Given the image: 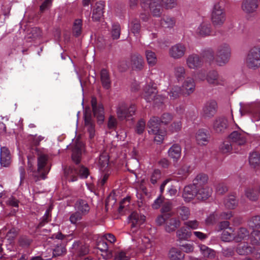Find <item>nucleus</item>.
Here are the masks:
<instances>
[{
	"mask_svg": "<svg viewBox=\"0 0 260 260\" xmlns=\"http://www.w3.org/2000/svg\"><path fill=\"white\" fill-rule=\"evenodd\" d=\"M203 63L202 57L196 54L188 55L186 59V65L190 69H198L202 67Z\"/></svg>",
	"mask_w": 260,
	"mask_h": 260,
	"instance_id": "nucleus-17",
	"label": "nucleus"
},
{
	"mask_svg": "<svg viewBox=\"0 0 260 260\" xmlns=\"http://www.w3.org/2000/svg\"><path fill=\"white\" fill-rule=\"evenodd\" d=\"M160 118L156 116L151 117L148 122V133L150 135L154 136V140L158 143H161L166 134V132L159 127Z\"/></svg>",
	"mask_w": 260,
	"mask_h": 260,
	"instance_id": "nucleus-2",
	"label": "nucleus"
},
{
	"mask_svg": "<svg viewBox=\"0 0 260 260\" xmlns=\"http://www.w3.org/2000/svg\"><path fill=\"white\" fill-rule=\"evenodd\" d=\"M173 213L164 214L159 215L155 219L158 226L164 225L166 232L170 233L175 232L181 225L180 219L173 217Z\"/></svg>",
	"mask_w": 260,
	"mask_h": 260,
	"instance_id": "nucleus-1",
	"label": "nucleus"
},
{
	"mask_svg": "<svg viewBox=\"0 0 260 260\" xmlns=\"http://www.w3.org/2000/svg\"><path fill=\"white\" fill-rule=\"evenodd\" d=\"M168 156L173 159V161L177 162L181 155V147L178 144H173L168 151Z\"/></svg>",
	"mask_w": 260,
	"mask_h": 260,
	"instance_id": "nucleus-23",
	"label": "nucleus"
},
{
	"mask_svg": "<svg viewBox=\"0 0 260 260\" xmlns=\"http://www.w3.org/2000/svg\"><path fill=\"white\" fill-rule=\"evenodd\" d=\"M225 13L222 4L216 3L212 9L211 19L214 26L219 27L222 25L225 21Z\"/></svg>",
	"mask_w": 260,
	"mask_h": 260,
	"instance_id": "nucleus-3",
	"label": "nucleus"
},
{
	"mask_svg": "<svg viewBox=\"0 0 260 260\" xmlns=\"http://www.w3.org/2000/svg\"><path fill=\"white\" fill-rule=\"evenodd\" d=\"M248 224L252 229H260V215L252 217L249 220Z\"/></svg>",
	"mask_w": 260,
	"mask_h": 260,
	"instance_id": "nucleus-52",
	"label": "nucleus"
},
{
	"mask_svg": "<svg viewBox=\"0 0 260 260\" xmlns=\"http://www.w3.org/2000/svg\"><path fill=\"white\" fill-rule=\"evenodd\" d=\"M257 7V0H243L241 8L247 14L253 13Z\"/></svg>",
	"mask_w": 260,
	"mask_h": 260,
	"instance_id": "nucleus-19",
	"label": "nucleus"
},
{
	"mask_svg": "<svg viewBox=\"0 0 260 260\" xmlns=\"http://www.w3.org/2000/svg\"><path fill=\"white\" fill-rule=\"evenodd\" d=\"M208 177L205 174H200L198 175L193 181V184L196 186H200L201 185L206 183L208 181Z\"/></svg>",
	"mask_w": 260,
	"mask_h": 260,
	"instance_id": "nucleus-48",
	"label": "nucleus"
},
{
	"mask_svg": "<svg viewBox=\"0 0 260 260\" xmlns=\"http://www.w3.org/2000/svg\"><path fill=\"white\" fill-rule=\"evenodd\" d=\"M145 99L147 102L153 101L155 104L162 103L165 97L161 95H157L156 89L149 86L146 87L144 94Z\"/></svg>",
	"mask_w": 260,
	"mask_h": 260,
	"instance_id": "nucleus-11",
	"label": "nucleus"
},
{
	"mask_svg": "<svg viewBox=\"0 0 260 260\" xmlns=\"http://www.w3.org/2000/svg\"><path fill=\"white\" fill-rule=\"evenodd\" d=\"M249 135L242 131H235L229 136L231 141L238 146H245L248 141Z\"/></svg>",
	"mask_w": 260,
	"mask_h": 260,
	"instance_id": "nucleus-8",
	"label": "nucleus"
},
{
	"mask_svg": "<svg viewBox=\"0 0 260 260\" xmlns=\"http://www.w3.org/2000/svg\"><path fill=\"white\" fill-rule=\"evenodd\" d=\"M197 186L193 184L186 186L184 188L182 197L185 202H190L196 197Z\"/></svg>",
	"mask_w": 260,
	"mask_h": 260,
	"instance_id": "nucleus-20",
	"label": "nucleus"
},
{
	"mask_svg": "<svg viewBox=\"0 0 260 260\" xmlns=\"http://www.w3.org/2000/svg\"><path fill=\"white\" fill-rule=\"evenodd\" d=\"M131 63L133 68L140 70L143 67L144 60L140 54H135L131 57Z\"/></svg>",
	"mask_w": 260,
	"mask_h": 260,
	"instance_id": "nucleus-33",
	"label": "nucleus"
},
{
	"mask_svg": "<svg viewBox=\"0 0 260 260\" xmlns=\"http://www.w3.org/2000/svg\"><path fill=\"white\" fill-rule=\"evenodd\" d=\"M196 32L197 35L202 37L210 36L211 33L210 24L208 23L202 22L197 28Z\"/></svg>",
	"mask_w": 260,
	"mask_h": 260,
	"instance_id": "nucleus-26",
	"label": "nucleus"
},
{
	"mask_svg": "<svg viewBox=\"0 0 260 260\" xmlns=\"http://www.w3.org/2000/svg\"><path fill=\"white\" fill-rule=\"evenodd\" d=\"M10 154L9 149L6 147L1 148L0 162L4 167H7L10 164Z\"/></svg>",
	"mask_w": 260,
	"mask_h": 260,
	"instance_id": "nucleus-30",
	"label": "nucleus"
},
{
	"mask_svg": "<svg viewBox=\"0 0 260 260\" xmlns=\"http://www.w3.org/2000/svg\"><path fill=\"white\" fill-rule=\"evenodd\" d=\"M136 108L133 104H127L125 102L120 103L117 107V115L120 120H124L132 116L135 113Z\"/></svg>",
	"mask_w": 260,
	"mask_h": 260,
	"instance_id": "nucleus-7",
	"label": "nucleus"
},
{
	"mask_svg": "<svg viewBox=\"0 0 260 260\" xmlns=\"http://www.w3.org/2000/svg\"><path fill=\"white\" fill-rule=\"evenodd\" d=\"M82 21L80 19H76L73 26V33L76 37L79 36L82 33Z\"/></svg>",
	"mask_w": 260,
	"mask_h": 260,
	"instance_id": "nucleus-49",
	"label": "nucleus"
},
{
	"mask_svg": "<svg viewBox=\"0 0 260 260\" xmlns=\"http://www.w3.org/2000/svg\"><path fill=\"white\" fill-rule=\"evenodd\" d=\"M224 204L228 209H234L238 205V201L234 195H230L224 199Z\"/></svg>",
	"mask_w": 260,
	"mask_h": 260,
	"instance_id": "nucleus-39",
	"label": "nucleus"
},
{
	"mask_svg": "<svg viewBox=\"0 0 260 260\" xmlns=\"http://www.w3.org/2000/svg\"><path fill=\"white\" fill-rule=\"evenodd\" d=\"M220 151L223 154H229L232 152L233 147L229 142H224L219 146Z\"/></svg>",
	"mask_w": 260,
	"mask_h": 260,
	"instance_id": "nucleus-53",
	"label": "nucleus"
},
{
	"mask_svg": "<svg viewBox=\"0 0 260 260\" xmlns=\"http://www.w3.org/2000/svg\"><path fill=\"white\" fill-rule=\"evenodd\" d=\"M52 210V207H50L45 212V214L41 219V221L39 223L40 226H43L46 223H47L50 218V212Z\"/></svg>",
	"mask_w": 260,
	"mask_h": 260,
	"instance_id": "nucleus-57",
	"label": "nucleus"
},
{
	"mask_svg": "<svg viewBox=\"0 0 260 260\" xmlns=\"http://www.w3.org/2000/svg\"><path fill=\"white\" fill-rule=\"evenodd\" d=\"M120 26L118 23L113 24L112 27L111 35L113 39H118L120 35Z\"/></svg>",
	"mask_w": 260,
	"mask_h": 260,
	"instance_id": "nucleus-55",
	"label": "nucleus"
},
{
	"mask_svg": "<svg viewBox=\"0 0 260 260\" xmlns=\"http://www.w3.org/2000/svg\"><path fill=\"white\" fill-rule=\"evenodd\" d=\"M91 104L94 116L96 117L98 121L102 122L104 120V110L103 105L98 103L96 99L94 97L92 98Z\"/></svg>",
	"mask_w": 260,
	"mask_h": 260,
	"instance_id": "nucleus-13",
	"label": "nucleus"
},
{
	"mask_svg": "<svg viewBox=\"0 0 260 260\" xmlns=\"http://www.w3.org/2000/svg\"><path fill=\"white\" fill-rule=\"evenodd\" d=\"M196 138L199 145H205L209 142V135L207 131L204 129H200L197 133Z\"/></svg>",
	"mask_w": 260,
	"mask_h": 260,
	"instance_id": "nucleus-29",
	"label": "nucleus"
},
{
	"mask_svg": "<svg viewBox=\"0 0 260 260\" xmlns=\"http://www.w3.org/2000/svg\"><path fill=\"white\" fill-rule=\"evenodd\" d=\"M236 251L240 255H247L252 252V247L247 243H241L238 245Z\"/></svg>",
	"mask_w": 260,
	"mask_h": 260,
	"instance_id": "nucleus-37",
	"label": "nucleus"
},
{
	"mask_svg": "<svg viewBox=\"0 0 260 260\" xmlns=\"http://www.w3.org/2000/svg\"><path fill=\"white\" fill-rule=\"evenodd\" d=\"M129 222L131 223L132 231L134 232L135 230L133 229L137 228L144 223L145 217L144 215H139L136 212H133L128 217Z\"/></svg>",
	"mask_w": 260,
	"mask_h": 260,
	"instance_id": "nucleus-18",
	"label": "nucleus"
},
{
	"mask_svg": "<svg viewBox=\"0 0 260 260\" xmlns=\"http://www.w3.org/2000/svg\"><path fill=\"white\" fill-rule=\"evenodd\" d=\"M149 8L152 15L155 17H159L161 14V7L158 1L153 0L149 3Z\"/></svg>",
	"mask_w": 260,
	"mask_h": 260,
	"instance_id": "nucleus-35",
	"label": "nucleus"
},
{
	"mask_svg": "<svg viewBox=\"0 0 260 260\" xmlns=\"http://www.w3.org/2000/svg\"><path fill=\"white\" fill-rule=\"evenodd\" d=\"M83 150V144L81 142H77L73 150L72 153V159L76 164H78L80 161L81 156Z\"/></svg>",
	"mask_w": 260,
	"mask_h": 260,
	"instance_id": "nucleus-28",
	"label": "nucleus"
},
{
	"mask_svg": "<svg viewBox=\"0 0 260 260\" xmlns=\"http://www.w3.org/2000/svg\"><path fill=\"white\" fill-rule=\"evenodd\" d=\"M85 125L89 134V137L92 138L94 136V124L90 117H85Z\"/></svg>",
	"mask_w": 260,
	"mask_h": 260,
	"instance_id": "nucleus-50",
	"label": "nucleus"
},
{
	"mask_svg": "<svg viewBox=\"0 0 260 260\" xmlns=\"http://www.w3.org/2000/svg\"><path fill=\"white\" fill-rule=\"evenodd\" d=\"M109 159L106 153H104L100 156L99 164L101 167L104 168L108 165Z\"/></svg>",
	"mask_w": 260,
	"mask_h": 260,
	"instance_id": "nucleus-63",
	"label": "nucleus"
},
{
	"mask_svg": "<svg viewBox=\"0 0 260 260\" xmlns=\"http://www.w3.org/2000/svg\"><path fill=\"white\" fill-rule=\"evenodd\" d=\"M217 108L216 101L214 100H210L204 104L202 114L205 118H211L216 114Z\"/></svg>",
	"mask_w": 260,
	"mask_h": 260,
	"instance_id": "nucleus-10",
	"label": "nucleus"
},
{
	"mask_svg": "<svg viewBox=\"0 0 260 260\" xmlns=\"http://www.w3.org/2000/svg\"><path fill=\"white\" fill-rule=\"evenodd\" d=\"M206 79L209 84L215 85H222L224 83L223 79L219 76L216 71H210L207 74Z\"/></svg>",
	"mask_w": 260,
	"mask_h": 260,
	"instance_id": "nucleus-25",
	"label": "nucleus"
},
{
	"mask_svg": "<svg viewBox=\"0 0 260 260\" xmlns=\"http://www.w3.org/2000/svg\"><path fill=\"white\" fill-rule=\"evenodd\" d=\"M75 208L77 212L81 213L82 214L85 215L89 211V207L87 202L83 200H78L75 205Z\"/></svg>",
	"mask_w": 260,
	"mask_h": 260,
	"instance_id": "nucleus-31",
	"label": "nucleus"
},
{
	"mask_svg": "<svg viewBox=\"0 0 260 260\" xmlns=\"http://www.w3.org/2000/svg\"><path fill=\"white\" fill-rule=\"evenodd\" d=\"M140 28V24L137 20L132 21L129 24V29L135 35L139 33Z\"/></svg>",
	"mask_w": 260,
	"mask_h": 260,
	"instance_id": "nucleus-54",
	"label": "nucleus"
},
{
	"mask_svg": "<svg viewBox=\"0 0 260 260\" xmlns=\"http://www.w3.org/2000/svg\"><path fill=\"white\" fill-rule=\"evenodd\" d=\"M146 57L149 66L153 67L157 62V58L155 53L149 50L145 51Z\"/></svg>",
	"mask_w": 260,
	"mask_h": 260,
	"instance_id": "nucleus-45",
	"label": "nucleus"
},
{
	"mask_svg": "<svg viewBox=\"0 0 260 260\" xmlns=\"http://www.w3.org/2000/svg\"><path fill=\"white\" fill-rule=\"evenodd\" d=\"M245 197L251 201H256L258 200V193L257 188L254 186H249L244 190Z\"/></svg>",
	"mask_w": 260,
	"mask_h": 260,
	"instance_id": "nucleus-32",
	"label": "nucleus"
},
{
	"mask_svg": "<svg viewBox=\"0 0 260 260\" xmlns=\"http://www.w3.org/2000/svg\"><path fill=\"white\" fill-rule=\"evenodd\" d=\"M194 89L195 83L194 80L191 78H187L182 85V93L188 95L194 91Z\"/></svg>",
	"mask_w": 260,
	"mask_h": 260,
	"instance_id": "nucleus-22",
	"label": "nucleus"
},
{
	"mask_svg": "<svg viewBox=\"0 0 260 260\" xmlns=\"http://www.w3.org/2000/svg\"><path fill=\"white\" fill-rule=\"evenodd\" d=\"M255 106L254 105H252V104H248L247 105H245L242 108V109L240 110V112L241 116L245 115L246 114H251L253 111V108Z\"/></svg>",
	"mask_w": 260,
	"mask_h": 260,
	"instance_id": "nucleus-56",
	"label": "nucleus"
},
{
	"mask_svg": "<svg viewBox=\"0 0 260 260\" xmlns=\"http://www.w3.org/2000/svg\"><path fill=\"white\" fill-rule=\"evenodd\" d=\"M246 66L251 69H256L260 67V47H254L248 53L245 59Z\"/></svg>",
	"mask_w": 260,
	"mask_h": 260,
	"instance_id": "nucleus-5",
	"label": "nucleus"
},
{
	"mask_svg": "<svg viewBox=\"0 0 260 260\" xmlns=\"http://www.w3.org/2000/svg\"><path fill=\"white\" fill-rule=\"evenodd\" d=\"M199 247L201 252L204 257L209 258H213L215 257V252L213 249L205 245H201Z\"/></svg>",
	"mask_w": 260,
	"mask_h": 260,
	"instance_id": "nucleus-40",
	"label": "nucleus"
},
{
	"mask_svg": "<svg viewBox=\"0 0 260 260\" xmlns=\"http://www.w3.org/2000/svg\"><path fill=\"white\" fill-rule=\"evenodd\" d=\"M161 177V172L158 169L154 170L151 174L150 177L151 182L154 184H155L157 180L160 178Z\"/></svg>",
	"mask_w": 260,
	"mask_h": 260,
	"instance_id": "nucleus-62",
	"label": "nucleus"
},
{
	"mask_svg": "<svg viewBox=\"0 0 260 260\" xmlns=\"http://www.w3.org/2000/svg\"><path fill=\"white\" fill-rule=\"evenodd\" d=\"M212 193V189L207 186H197L196 198L200 200L208 199Z\"/></svg>",
	"mask_w": 260,
	"mask_h": 260,
	"instance_id": "nucleus-27",
	"label": "nucleus"
},
{
	"mask_svg": "<svg viewBox=\"0 0 260 260\" xmlns=\"http://www.w3.org/2000/svg\"><path fill=\"white\" fill-rule=\"evenodd\" d=\"M41 36V31L39 28L31 27L28 28L26 31V36L28 38L38 39Z\"/></svg>",
	"mask_w": 260,
	"mask_h": 260,
	"instance_id": "nucleus-44",
	"label": "nucleus"
},
{
	"mask_svg": "<svg viewBox=\"0 0 260 260\" xmlns=\"http://www.w3.org/2000/svg\"><path fill=\"white\" fill-rule=\"evenodd\" d=\"M186 51L185 45L177 43L172 46L169 49V56L174 59H179L184 56Z\"/></svg>",
	"mask_w": 260,
	"mask_h": 260,
	"instance_id": "nucleus-12",
	"label": "nucleus"
},
{
	"mask_svg": "<svg viewBox=\"0 0 260 260\" xmlns=\"http://www.w3.org/2000/svg\"><path fill=\"white\" fill-rule=\"evenodd\" d=\"M71 251L74 255L81 256L87 254L89 252V249L84 242L77 241L73 243Z\"/></svg>",
	"mask_w": 260,
	"mask_h": 260,
	"instance_id": "nucleus-14",
	"label": "nucleus"
},
{
	"mask_svg": "<svg viewBox=\"0 0 260 260\" xmlns=\"http://www.w3.org/2000/svg\"><path fill=\"white\" fill-rule=\"evenodd\" d=\"M65 174L70 177V181L72 182L77 180V177L75 174H77L81 178H86L89 175L88 169L83 166H80L76 168L73 169L69 167L65 170Z\"/></svg>",
	"mask_w": 260,
	"mask_h": 260,
	"instance_id": "nucleus-9",
	"label": "nucleus"
},
{
	"mask_svg": "<svg viewBox=\"0 0 260 260\" xmlns=\"http://www.w3.org/2000/svg\"><path fill=\"white\" fill-rule=\"evenodd\" d=\"M114 260H130L129 254L123 251L118 252L115 256Z\"/></svg>",
	"mask_w": 260,
	"mask_h": 260,
	"instance_id": "nucleus-64",
	"label": "nucleus"
},
{
	"mask_svg": "<svg viewBox=\"0 0 260 260\" xmlns=\"http://www.w3.org/2000/svg\"><path fill=\"white\" fill-rule=\"evenodd\" d=\"M66 253V249L64 245H57L53 251V255L55 256H60Z\"/></svg>",
	"mask_w": 260,
	"mask_h": 260,
	"instance_id": "nucleus-59",
	"label": "nucleus"
},
{
	"mask_svg": "<svg viewBox=\"0 0 260 260\" xmlns=\"http://www.w3.org/2000/svg\"><path fill=\"white\" fill-rule=\"evenodd\" d=\"M133 240L136 242V246L138 250L141 252H145L147 249L151 247L152 244L149 238L145 236L133 238Z\"/></svg>",
	"mask_w": 260,
	"mask_h": 260,
	"instance_id": "nucleus-15",
	"label": "nucleus"
},
{
	"mask_svg": "<svg viewBox=\"0 0 260 260\" xmlns=\"http://www.w3.org/2000/svg\"><path fill=\"white\" fill-rule=\"evenodd\" d=\"M104 6V2L100 1L93 6L92 18L93 20L99 21L103 17Z\"/></svg>",
	"mask_w": 260,
	"mask_h": 260,
	"instance_id": "nucleus-21",
	"label": "nucleus"
},
{
	"mask_svg": "<svg viewBox=\"0 0 260 260\" xmlns=\"http://www.w3.org/2000/svg\"><path fill=\"white\" fill-rule=\"evenodd\" d=\"M186 69L182 65H176L174 68V75L176 79L179 81L185 78Z\"/></svg>",
	"mask_w": 260,
	"mask_h": 260,
	"instance_id": "nucleus-38",
	"label": "nucleus"
},
{
	"mask_svg": "<svg viewBox=\"0 0 260 260\" xmlns=\"http://www.w3.org/2000/svg\"><path fill=\"white\" fill-rule=\"evenodd\" d=\"M234 241L239 242L248 236L249 232L246 229L241 228H240L236 233H234Z\"/></svg>",
	"mask_w": 260,
	"mask_h": 260,
	"instance_id": "nucleus-43",
	"label": "nucleus"
},
{
	"mask_svg": "<svg viewBox=\"0 0 260 260\" xmlns=\"http://www.w3.org/2000/svg\"><path fill=\"white\" fill-rule=\"evenodd\" d=\"M83 215L81 213L76 211L72 214L70 217V221L72 224H76L81 220Z\"/></svg>",
	"mask_w": 260,
	"mask_h": 260,
	"instance_id": "nucleus-61",
	"label": "nucleus"
},
{
	"mask_svg": "<svg viewBox=\"0 0 260 260\" xmlns=\"http://www.w3.org/2000/svg\"><path fill=\"white\" fill-rule=\"evenodd\" d=\"M249 163L253 168H256L260 165V154L255 151L250 153Z\"/></svg>",
	"mask_w": 260,
	"mask_h": 260,
	"instance_id": "nucleus-36",
	"label": "nucleus"
},
{
	"mask_svg": "<svg viewBox=\"0 0 260 260\" xmlns=\"http://www.w3.org/2000/svg\"><path fill=\"white\" fill-rule=\"evenodd\" d=\"M234 230L232 228L223 230L221 235V239L225 242H230L234 240L235 234L233 233Z\"/></svg>",
	"mask_w": 260,
	"mask_h": 260,
	"instance_id": "nucleus-41",
	"label": "nucleus"
},
{
	"mask_svg": "<svg viewBox=\"0 0 260 260\" xmlns=\"http://www.w3.org/2000/svg\"><path fill=\"white\" fill-rule=\"evenodd\" d=\"M172 208V203L169 201H164L161 209L162 214L170 213V212H169L171 211Z\"/></svg>",
	"mask_w": 260,
	"mask_h": 260,
	"instance_id": "nucleus-58",
	"label": "nucleus"
},
{
	"mask_svg": "<svg viewBox=\"0 0 260 260\" xmlns=\"http://www.w3.org/2000/svg\"><path fill=\"white\" fill-rule=\"evenodd\" d=\"M177 213L182 220H187L190 215V211L188 207L181 206L177 208Z\"/></svg>",
	"mask_w": 260,
	"mask_h": 260,
	"instance_id": "nucleus-46",
	"label": "nucleus"
},
{
	"mask_svg": "<svg viewBox=\"0 0 260 260\" xmlns=\"http://www.w3.org/2000/svg\"><path fill=\"white\" fill-rule=\"evenodd\" d=\"M47 157L45 155H41L38 158V169L32 171V176L36 181L45 179L49 170L46 167Z\"/></svg>",
	"mask_w": 260,
	"mask_h": 260,
	"instance_id": "nucleus-6",
	"label": "nucleus"
},
{
	"mask_svg": "<svg viewBox=\"0 0 260 260\" xmlns=\"http://www.w3.org/2000/svg\"><path fill=\"white\" fill-rule=\"evenodd\" d=\"M184 224L188 229L197 230L199 227L200 223L197 220H192L185 222Z\"/></svg>",
	"mask_w": 260,
	"mask_h": 260,
	"instance_id": "nucleus-60",
	"label": "nucleus"
},
{
	"mask_svg": "<svg viewBox=\"0 0 260 260\" xmlns=\"http://www.w3.org/2000/svg\"><path fill=\"white\" fill-rule=\"evenodd\" d=\"M100 80L104 88L109 89L111 88L112 81L110 73L108 70L103 69L101 71Z\"/></svg>",
	"mask_w": 260,
	"mask_h": 260,
	"instance_id": "nucleus-24",
	"label": "nucleus"
},
{
	"mask_svg": "<svg viewBox=\"0 0 260 260\" xmlns=\"http://www.w3.org/2000/svg\"><path fill=\"white\" fill-rule=\"evenodd\" d=\"M228 119L223 117H217L214 121L213 128L215 133L218 134L223 133L228 127Z\"/></svg>",
	"mask_w": 260,
	"mask_h": 260,
	"instance_id": "nucleus-16",
	"label": "nucleus"
},
{
	"mask_svg": "<svg viewBox=\"0 0 260 260\" xmlns=\"http://www.w3.org/2000/svg\"><path fill=\"white\" fill-rule=\"evenodd\" d=\"M231 48L227 44L218 46L216 52L215 62L219 66H223L229 61L231 57Z\"/></svg>",
	"mask_w": 260,
	"mask_h": 260,
	"instance_id": "nucleus-4",
	"label": "nucleus"
},
{
	"mask_svg": "<svg viewBox=\"0 0 260 260\" xmlns=\"http://www.w3.org/2000/svg\"><path fill=\"white\" fill-rule=\"evenodd\" d=\"M161 24L164 27L172 28L175 24V20L173 17L164 16L161 20Z\"/></svg>",
	"mask_w": 260,
	"mask_h": 260,
	"instance_id": "nucleus-47",
	"label": "nucleus"
},
{
	"mask_svg": "<svg viewBox=\"0 0 260 260\" xmlns=\"http://www.w3.org/2000/svg\"><path fill=\"white\" fill-rule=\"evenodd\" d=\"M171 260H183L184 254L175 248H172L169 253Z\"/></svg>",
	"mask_w": 260,
	"mask_h": 260,
	"instance_id": "nucleus-42",
	"label": "nucleus"
},
{
	"mask_svg": "<svg viewBox=\"0 0 260 260\" xmlns=\"http://www.w3.org/2000/svg\"><path fill=\"white\" fill-rule=\"evenodd\" d=\"M191 235V232L186 227H182L176 232V236L179 240H187Z\"/></svg>",
	"mask_w": 260,
	"mask_h": 260,
	"instance_id": "nucleus-34",
	"label": "nucleus"
},
{
	"mask_svg": "<svg viewBox=\"0 0 260 260\" xmlns=\"http://www.w3.org/2000/svg\"><path fill=\"white\" fill-rule=\"evenodd\" d=\"M181 92L182 91L180 86L177 85L172 86L169 92L170 99L173 100L176 99L179 96Z\"/></svg>",
	"mask_w": 260,
	"mask_h": 260,
	"instance_id": "nucleus-51",
	"label": "nucleus"
}]
</instances>
